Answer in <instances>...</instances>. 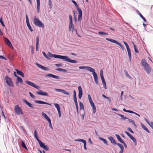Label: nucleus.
Segmentation results:
<instances>
[{"label": "nucleus", "instance_id": "nucleus-1", "mask_svg": "<svg viewBox=\"0 0 153 153\" xmlns=\"http://www.w3.org/2000/svg\"><path fill=\"white\" fill-rule=\"evenodd\" d=\"M53 57L57 59H60L71 63H78L76 60L70 59L67 56H62L59 55L54 54Z\"/></svg>", "mask_w": 153, "mask_h": 153}, {"label": "nucleus", "instance_id": "nucleus-2", "mask_svg": "<svg viewBox=\"0 0 153 153\" xmlns=\"http://www.w3.org/2000/svg\"><path fill=\"white\" fill-rule=\"evenodd\" d=\"M141 63L146 72L148 74H149L151 71V68L146 62L145 59H143L142 60Z\"/></svg>", "mask_w": 153, "mask_h": 153}, {"label": "nucleus", "instance_id": "nucleus-3", "mask_svg": "<svg viewBox=\"0 0 153 153\" xmlns=\"http://www.w3.org/2000/svg\"><path fill=\"white\" fill-rule=\"evenodd\" d=\"M72 1L75 5V6L77 8V11L79 13L78 17V21H79V20L81 19L82 18V11L81 9L79 7L76 2L75 1L73 0H72Z\"/></svg>", "mask_w": 153, "mask_h": 153}, {"label": "nucleus", "instance_id": "nucleus-4", "mask_svg": "<svg viewBox=\"0 0 153 153\" xmlns=\"http://www.w3.org/2000/svg\"><path fill=\"white\" fill-rule=\"evenodd\" d=\"M34 24L36 26L39 27L44 28V25L38 18H35L33 20Z\"/></svg>", "mask_w": 153, "mask_h": 153}, {"label": "nucleus", "instance_id": "nucleus-5", "mask_svg": "<svg viewBox=\"0 0 153 153\" xmlns=\"http://www.w3.org/2000/svg\"><path fill=\"white\" fill-rule=\"evenodd\" d=\"M69 31H71L73 33L74 31V26L73 24V19L72 16L71 15H69Z\"/></svg>", "mask_w": 153, "mask_h": 153}, {"label": "nucleus", "instance_id": "nucleus-6", "mask_svg": "<svg viewBox=\"0 0 153 153\" xmlns=\"http://www.w3.org/2000/svg\"><path fill=\"white\" fill-rule=\"evenodd\" d=\"M14 111L18 115L20 114H23L24 113L22 111V108L18 105H16L14 108Z\"/></svg>", "mask_w": 153, "mask_h": 153}, {"label": "nucleus", "instance_id": "nucleus-7", "mask_svg": "<svg viewBox=\"0 0 153 153\" xmlns=\"http://www.w3.org/2000/svg\"><path fill=\"white\" fill-rule=\"evenodd\" d=\"M5 79L7 84L10 87H13V84L11 78L9 77L8 76H5Z\"/></svg>", "mask_w": 153, "mask_h": 153}, {"label": "nucleus", "instance_id": "nucleus-8", "mask_svg": "<svg viewBox=\"0 0 153 153\" xmlns=\"http://www.w3.org/2000/svg\"><path fill=\"white\" fill-rule=\"evenodd\" d=\"M42 115L44 118L46 119L49 123V126L50 128H52V127L51 125V120L50 118L47 116V115L45 113L42 112Z\"/></svg>", "mask_w": 153, "mask_h": 153}, {"label": "nucleus", "instance_id": "nucleus-9", "mask_svg": "<svg viewBox=\"0 0 153 153\" xmlns=\"http://www.w3.org/2000/svg\"><path fill=\"white\" fill-rule=\"evenodd\" d=\"M91 72L92 73L94 77V80L96 83L98 85L99 82L98 81V77L97 74L95 72V70L94 69L93 71H91Z\"/></svg>", "mask_w": 153, "mask_h": 153}, {"label": "nucleus", "instance_id": "nucleus-10", "mask_svg": "<svg viewBox=\"0 0 153 153\" xmlns=\"http://www.w3.org/2000/svg\"><path fill=\"white\" fill-rule=\"evenodd\" d=\"M25 82L28 85H30L37 89H39V86L36 85L34 83L31 82L30 81L27 80L25 81Z\"/></svg>", "mask_w": 153, "mask_h": 153}, {"label": "nucleus", "instance_id": "nucleus-11", "mask_svg": "<svg viewBox=\"0 0 153 153\" xmlns=\"http://www.w3.org/2000/svg\"><path fill=\"white\" fill-rule=\"evenodd\" d=\"M26 19L27 25L28 29L31 32L33 31V30L32 29L31 26H30V25L29 23V20L27 16V15H26Z\"/></svg>", "mask_w": 153, "mask_h": 153}, {"label": "nucleus", "instance_id": "nucleus-12", "mask_svg": "<svg viewBox=\"0 0 153 153\" xmlns=\"http://www.w3.org/2000/svg\"><path fill=\"white\" fill-rule=\"evenodd\" d=\"M54 90L56 92H59L63 93L64 94L69 95V93L65 90L59 89L55 88Z\"/></svg>", "mask_w": 153, "mask_h": 153}, {"label": "nucleus", "instance_id": "nucleus-13", "mask_svg": "<svg viewBox=\"0 0 153 153\" xmlns=\"http://www.w3.org/2000/svg\"><path fill=\"white\" fill-rule=\"evenodd\" d=\"M4 41L7 45L10 48H13V46L9 39L7 38H4Z\"/></svg>", "mask_w": 153, "mask_h": 153}, {"label": "nucleus", "instance_id": "nucleus-14", "mask_svg": "<svg viewBox=\"0 0 153 153\" xmlns=\"http://www.w3.org/2000/svg\"><path fill=\"white\" fill-rule=\"evenodd\" d=\"M79 68L80 69H86L91 72L94 69V68L89 66H79Z\"/></svg>", "mask_w": 153, "mask_h": 153}, {"label": "nucleus", "instance_id": "nucleus-15", "mask_svg": "<svg viewBox=\"0 0 153 153\" xmlns=\"http://www.w3.org/2000/svg\"><path fill=\"white\" fill-rule=\"evenodd\" d=\"M75 141L81 142L83 143H84V149L85 150H86L87 149V148L86 147V142L85 140L82 139H78L76 140H75Z\"/></svg>", "mask_w": 153, "mask_h": 153}, {"label": "nucleus", "instance_id": "nucleus-16", "mask_svg": "<svg viewBox=\"0 0 153 153\" xmlns=\"http://www.w3.org/2000/svg\"><path fill=\"white\" fill-rule=\"evenodd\" d=\"M79 94L78 97L79 99H81L82 95V91L81 87L80 86H78V87Z\"/></svg>", "mask_w": 153, "mask_h": 153}, {"label": "nucleus", "instance_id": "nucleus-17", "mask_svg": "<svg viewBox=\"0 0 153 153\" xmlns=\"http://www.w3.org/2000/svg\"><path fill=\"white\" fill-rule=\"evenodd\" d=\"M39 144L40 146L43 148L44 149L46 150H49L48 147L47 146L45 145L44 143L42 142Z\"/></svg>", "mask_w": 153, "mask_h": 153}, {"label": "nucleus", "instance_id": "nucleus-18", "mask_svg": "<svg viewBox=\"0 0 153 153\" xmlns=\"http://www.w3.org/2000/svg\"><path fill=\"white\" fill-rule=\"evenodd\" d=\"M36 65L38 66V67L42 69L45 71H48L49 69L46 67H44L41 65H40L38 63H36Z\"/></svg>", "mask_w": 153, "mask_h": 153}, {"label": "nucleus", "instance_id": "nucleus-19", "mask_svg": "<svg viewBox=\"0 0 153 153\" xmlns=\"http://www.w3.org/2000/svg\"><path fill=\"white\" fill-rule=\"evenodd\" d=\"M45 76L46 77L49 76L58 79H60V78L59 76L51 74H48L46 75Z\"/></svg>", "mask_w": 153, "mask_h": 153}, {"label": "nucleus", "instance_id": "nucleus-20", "mask_svg": "<svg viewBox=\"0 0 153 153\" xmlns=\"http://www.w3.org/2000/svg\"><path fill=\"white\" fill-rule=\"evenodd\" d=\"M23 101L26 104L30 107L32 108H34V107L33 106V105L29 102L27 100L24 99L23 100Z\"/></svg>", "mask_w": 153, "mask_h": 153}, {"label": "nucleus", "instance_id": "nucleus-21", "mask_svg": "<svg viewBox=\"0 0 153 153\" xmlns=\"http://www.w3.org/2000/svg\"><path fill=\"white\" fill-rule=\"evenodd\" d=\"M109 140L110 141L111 143L114 145H117V143L114 139L112 136H110L108 137Z\"/></svg>", "mask_w": 153, "mask_h": 153}, {"label": "nucleus", "instance_id": "nucleus-22", "mask_svg": "<svg viewBox=\"0 0 153 153\" xmlns=\"http://www.w3.org/2000/svg\"><path fill=\"white\" fill-rule=\"evenodd\" d=\"M35 102L36 103L47 104V105H51L50 104L48 103L47 102H45L44 101H43L41 100H35Z\"/></svg>", "mask_w": 153, "mask_h": 153}, {"label": "nucleus", "instance_id": "nucleus-23", "mask_svg": "<svg viewBox=\"0 0 153 153\" xmlns=\"http://www.w3.org/2000/svg\"><path fill=\"white\" fill-rule=\"evenodd\" d=\"M36 93L39 95H41L44 96H48V93L46 92H43L41 90H39L37 91Z\"/></svg>", "mask_w": 153, "mask_h": 153}, {"label": "nucleus", "instance_id": "nucleus-24", "mask_svg": "<svg viewBox=\"0 0 153 153\" xmlns=\"http://www.w3.org/2000/svg\"><path fill=\"white\" fill-rule=\"evenodd\" d=\"M39 37L37 36L36 39V51H38L39 50Z\"/></svg>", "mask_w": 153, "mask_h": 153}, {"label": "nucleus", "instance_id": "nucleus-25", "mask_svg": "<svg viewBox=\"0 0 153 153\" xmlns=\"http://www.w3.org/2000/svg\"><path fill=\"white\" fill-rule=\"evenodd\" d=\"M117 145L121 149L119 153H123L124 150L123 146L122 144L119 143H117Z\"/></svg>", "mask_w": 153, "mask_h": 153}, {"label": "nucleus", "instance_id": "nucleus-26", "mask_svg": "<svg viewBox=\"0 0 153 153\" xmlns=\"http://www.w3.org/2000/svg\"><path fill=\"white\" fill-rule=\"evenodd\" d=\"M15 70L16 71L17 73L18 74L21 76L23 77H25L24 74L23 73L22 71H19L18 69H16Z\"/></svg>", "mask_w": 153, "mask_h": 153}, {"label": "nucleus", "instance_id": "nucleus-27", "mask_svg": "<svg viewBox=\"0 0 153 153\" xmlns=\"http://www.w3.org/2000/svg\"><path fill=\"white\" fill-rule=\"evenodd\" d=\"M37 2V12L38 13L39 12L40 7V0H36Z\"/></svg>", "mask_w": 153, "mask_h": 153}, {"label": "nucleus", "instance_id": "nucleus-28", "mask_svg": "<svg viewBox=\"0 0 153 153\" xmlns=\"http://www.w3.org/2000/svg\"><path fill=\"white\" fill-rule=\"evenodd\" d=\"M105 39L106 40H107L108 41L110 42H111L114 43L116 44H117V43L118 42V41H116V40H114L113 39H111L110 38H106Z\"/></svg>", "mask_w": 153, "mask_h": 153}, {"label": "nucleus", "instance_id": "nucleus-29", "mask_svg": "<svg viewBox=\"0 0 153 153\" xmlns=\"http://www.w3.org/2000/svg\"><path fill=\"white\" fill-rule=\"evenodd\" d=\"M144 120L146 121L147 123L153 129V122H151L149 121L146 118H144Z\"/></svg>", "mask_w": 153, "mask_h": 153}, {"label": "nucleus", "instance_id": "nucleus-30", "mask_svg": "<svg viewBox=\"0 0 153 153\" xmlns=\"http://www.w3.org/2000/svg\"><path fill=\"white\" fill-rule=\"evenodd\" d=\"M34 136L35 137L38 141L39 143H39H40L41 142V141L39 139V138L37 136L36 131V130H35L34 131Z\"/></svg>", "mask_w": 153, "mask_h": 153}, {"label": "nucleus", "instance_id": "nucleus-31", "mask_svg": "<svg viewBox=\"0 0 153 153\" xmlns=\"http://www.w3.org/2000/svg\"><path fill=\"white\" fill-rule=\"evenodd\" d=\"M141 125L142 127L148 133H149V131L146 127L143 124L141 123Z\"/></svg>", "mask_w": 153, "mask_h": 153}, {"label": "nucleus", "instance_id": "nucleus-32", "mask_svg": "<svg viewBox=\"0 0 153 153\" xmlns=\"http://www.w3.org/2000/svg\"><path fill=\"white\" fill-rule=\"evenodd\" d=\"M115 136L118 139V140L121 143H122L123 141V140L121 139V138L120 137V136L117 134H115Z\"/></svg>", "mask_w": 153, "mask_h": 153}, {"label": "nucleus", "instance_id": "nucleus-33", "mask_svg": "<svg viewBox=\"0 0 153 153\" xmlns=\"http://www.w3.org/2000/svg\"><path fill=\"white\" fill-rule=\"evenodd\" d=\"M99 140L103 141V142H104V143L106 145H108V143H107V140L105 139H104L102 137H99Z\"/></svg>", "mask_w": 153, "mask_h": 153}, {"label": "nucleus", "instance_id": "nucleus-34", "mask_svg": "<svg viewBox=\"0 0 153 153\" xmlns=\"http://www.w3.org/2000/svg\"><path fill=\"white\" fill-rule=\"evenodd\" d=\"M54 105L55 107L57 108L58 111L60 110V108L59 105L57 103H54Z\"/></svg>", "mask_w": 153, "mask_h": 153}, {"label": "nucleus", "instance_id": "nucleus-35", "mask_svg": "<svg viewBox=\"0 0 153 153\" xmlns=\"http://www.w3.org/2000/svg\"><path fill=\"white\" fill-rule=\"evenodd\" d=\"M79 106L80 109L81 110L82 109H83V111H84V106L83 103L81 102H79Z\"/></svg>", "mask_w": 153, "mask_h": 153}, {"label": "nucleus", "instance_id": "nucleus-36", "mask_svg": "<svg viewBox=\"0 0 153 153\" xmlns=\"http://www.w3.org/2000/svg\"><path fill=\"white\" fill-rule=\"evenodd\" d=\"M21 142L22 146L25 149L27 150V148L26 147L25 142L22 140H21Z\"/></svg>", "mask_w": 153, "mask_h": 153}, {"label": "nucleus", "instance_id": "nucleus-37", "mask_svg": "<svg viewBox=\"0 0 153 153\" xmlns=\"http://www.w3.org/2000/svg\"><path fill=\"white\" fill-rule=\"evenodd\" d=\"M127 51L128 52V57L129 58V62H131V51H130H130Z\"/></svg>", "mask_w": 153, "mask_h": 153}, {"label": "nucleus", "instance_id": "nucleus-38", "mask_svg": "<svg viewBox=\"0 0 153 153\" xmlns=\"http://www.w3.org/2000/svg\"><path fill=\"white\" fill-rule=\"evenodd\" d=\"M138 15L140 16V17L143 19V21L146 22V19H145V18L142 16V15L141 14L139 11H138Z\"/></svg>", "mask_w": 153, "mask_h": 153}, {"label": "nucleus", "instance_id": "nucleus-39", "mask_svg": "<svg viewBox=\"0 0 153 153\" xmlns=\"http://www.w3.org/2000/svg\"><path fill=\"white\" fill-rule=\"evenodd\" d=\"M98 33L101 35H108V34L107 33L105 32H101V31H99L98 32Z\"/></svg>", "mask_w": 153, "mask_h": 153}, {"label": "nucleus", "instance_id": "nucleus-40", "mask_svg": "<svg viewBox=\"0 0 153 153\" xmlns=\"http://www.w3.org/2000/svg\"><path fill=\"white\" fill-rule=\"evenodd\" d=\"M128 120L131 123L133 124L134 125V126H136V125L135 124V122L134 121V120H132V119H128Z\"/></svg>", "mask_w": 153, "mask_h": 153}, {"label": "nucleus", "instance_id": "nucleus-41", "mask_svg": "<svg viewBox=\"0 0 153 153\" xmlns=\"http://www.w3.org/2000/svg\"><path fill=\"white\" fill-rule=\"evenodd\" d=\"M102 82L104 88L105 89H107L106 85L105 80L102 81Z\"/></svg>", "mask_w": 153, "mask_h": 153}, {"label": "nucleus", "instance_id": "nucleus-42", "mask_svg": "<svg viewBox=\"0 0 153 153\" xmlns=\"http://www.w3.org/2000/svg\"><path fill=\"white\" fill-rule=\"evenodd\" d=\"M92 107L93 112L94 113H95L96 111V108L94 104H93L92 105H91Z\"/></svg>", "mask_w": 153, "mask_h": 153}, {"label": "nucleus", "instance_id": "nucleus-43", "mask_svg": "<svg viewBox=\"0 0 153 153\" xmlns=\"http://www.w3.org/2000/svg\"><path fill=\"white\" fill-rule=\"evenodd\" d=\"M17 80L18 82H20L21 83H22L23 82V80L19 76L17 77Z\"/></svg>", "mask_w": 153, "mask_h": 153}, {"label": "nucleus", "instance_id": "nucleus-44", "mask_svg": "<svg viewBox=\"0 0 153 153\" xmlns=\"http://www.w3.org/2000/svg\"><path fill=\"white\" fill-rule=\"evenodd\" d=\"M42 54L45 57L48 59H50V58L48 55L46 54V53L44 52H42Z\"/></svg>", "mask_w": 153, "mask_h": 153}, {"label": "nucleus", "instance_id": "nucleus-45", "mask_svg": "<svg viewBox=\"0 0 153 153\" xmlns=\"http://www.w3.org/2000/svg\"><path fill=\"white\" fill-rule=\"evenodd\" d=\"M48 5L50 7V8L51 9L52 7V4L51 0H48Z\"/></svg>", "mask_w": 153, "mask_h": 153}, {"label": "nucleus", "instance_id": "nucleus-46", "mask_svg": "<svg viewBox=\"0 0 153 153\" xmlns=\"http://www.w3.org/2000/svg\"><path fill=\"white\" fill-rule=\"evenodd\" d=\"M132 140L133 141L134 145L136 146L137 145V142L136 139L134 137L132 139Z\"/></svg>", "mask_w": 153, "mask_h": 153}, {"label": "nucleus", "instance_id": "nucleus-47", "mask_svg": "<svg viewBox=\"0 0 153 153\" xmlns=\"http://www.w3.org/2000/svg\"><path fill=\"white\" fill-rule=\"evenodd\" d=\"M132 44L134 45V49L135 52L136 53H138V51L137 49L136 48V45L134 44V43L133 42L132 43Z\"/></svg>", "mask_w": 153, "mask_h": 153}, {"label": "nucleus", "instance_id": "nucleus-48", "mask_svg": "<svg viewBox=\"0 0 153 153\" xmlns=\"http://www.w3.org/2000/svg\"><path fill=\"white\" fill-rule=\"evenodd\" d=\"M117 45H119L120 46L123 50H124V48L123 46V45H122L120 43L118 42L117 43Z\"/></svg>", "mask_w": 153, "mask_h": 153}, {"label": "nucleus", "instance_id": "nucleus-49", "mask_svg": "<svg viewBox=\"0 0 153 153\" xmlns=\"http://www.w3.org/2000/svg\"><path fill=\"white\" fill-rule=\"evenodd\" d=\"M125 72L126 75L127 77H128L129 78H131V77L128 74V73L126 70H125Z\"/></svg>", "mask_w": 153, "mask_h": 153}, {"label": "nucleus", "instance_id": "nucleus-50", "mask_svg": "<svg viewBox=\"0 0 153 153\" xmlns=\"http://www.w3.org/2000/svg\"><path fill=\"white\" fill-rule=\"evenodd\" d=\"M48 55L51 58H52L53 57L54 54H51V53H50L49 52H48Z\"/></svg>", "mask_w": 153, "mask_h": 153}, {"label": "nucleus", "instance_id": "nucleus-51", "mask_svg": "<svg viewBox=\"0 0 153 153\" xmlns=\"http://www.w3.org/2000/svg\"><path fill=\"white\" fill-rule=\"evenodd\" d=\"M123 111L126 112H128L129 113H131V111L130 110H126L125 108H124L123 109Z\"/></svg>", "mask_w": 153, "mask_h": 153}, {"label": "nucleus", "instance_id": "nucleus-52", "mask_svg": "<svg viewBox=\"0 0 153 153\" xmlns=\"http://www.w3.org/2000/svg\"><path fill=\"white\" fill-rule=\"evenodd\" d=\"M19 128H21L22 130V131H23L24 132H25L26 130H25V129L24 128L23 126H21Z\"/></svg>", "mask_w": 153, "mask_h": 153}, {"label": "nucleus", "instance_id": "nucleus-53", "mask_svg": "<svg viewBox=\"0 0 153 153\" xmlns=\"http://www.w3.org/2000/svg\"><path fill=\"white\" fill-rule=\"evenodd\" d=\"M76 106V109L77 110V113L78 114H79V112H78V104H75Z\"/></svg>", "mask_w": 153, "mask_h": 153}, {"label": "nucleus", "instance_id": "nucleus-54", "mask_svg": "<svg viewBox=\"0 0 153 153\" xmlns=\"http://www.w3.org/2000/svg\"><path fill=\"white\" fill-rule=\"evenodd\" d=\"M74 103H75V104H78L76 97H74Z\"/></svg>", "mask_w": 153, "mask_h": 153}, {"label": "nucleus", "instance_id": "nucleus-55", "mask_svg": "<svg viewBox=\"0 0 153 153\" xmlns=\"http://www.w3.org/2000/svg\"><path fill=\"white\" fill-rule=\"evenodd\" d=\"M73 13L74 14V19L75 22H76L77 20V17L75 15V13L74 12Z\"/></svg>", "mask_w": 153, "mask_h": 153}, {"label": "nucleus", "instance_id": "nucleus-56", "mask_svg": "<svg viewBox=\"0 0 153 153\" xmlns=\"http://www.w3.org/2000/svg\"><path fill=\"white\" fill-rule=\"evenodd\" d=\"M128 129L131 133H134V132L132 130V129H131V128H130V127L128 128Z\"/></svg>", "mask_w": 153, "mask_h": 153}, {"label": "nucleus", "instance_id": "nucleus-57", "mask_svg": "<svg viewBox=\"0 0 153 153\" xmlns=\"http://www.w3.org/2000/svg\"><path fill=\"white\" fill-rule=\"evenodd\" d=\"M100 76L101 77L103 76V72L102 71V70L100 71Z\"/></svg>", "mask_w": 153, "mask_h": 153}, {"label": "nucleus", "instance_id": "nucleus-58", "mask_svg": "<svg viewBox=\"0 0 153 153\" xmlns=\"http://www.w3.org/2000/svg\"><path fill=\"white\" fill-rule=\"evenodd\" d=\"M29 94L30 96V97H31L32 98H34L35 96L33 95V94L31 92H29Z\"/></svg>", "mask_w": 153, "mask_h": 153}, {"label": "nucleus", "instance_id": "nucleus-59", "mask_svg": "<svg viewBox=\"0 0 153 153\" xmlns=\"http://www.w3.org/2000/svg\"><path fill=\"white\" fill-rule=\"evenodd\" d=\"M1 112H2V115H1V117H4V119H6V117H5V115L4 114L3 111H2Z\"/></svg>", "mask_w": 153, "mask_h": 153}, {"label": "nucleus", "instance_id": "nucleus-60", "mask_svg": "<svg viewBox=\"0 0 153 153\" xmlns=\"http://www.w3.org/2000/svg\"><path fill=\"white\" fill-rule=\"evenodd\" d=\"M125 133L129 137L131 134L128 131H125Z\"/></svg>", "mask_w": 153, "mask_h": 153}, {"label": "nucleus", "instance_id": "nucleus-61", "mask_svg": "<svg viewBox=\"0 0 153 153\" xmlns=\"http://www.w3.org/2000/svg\"><path fill=\"white\" fill-rule=\"evenodd\" d=\"M55 65L57 67L61 66L62 65V64L61 63L59 64H56Z\"/></svg>", "mask_w": 153, "mask_h": 153}, {"label": "nucleus", "instance_id": "nucleus-62", "mask_svg": "<svg viewBox=\"0 0 153 153\" xmlns=\"http://www.w3.org/2000/svg\"><path fill=\"white\" fill-rule=\"evenodd\" d=\"M73 94H74V97H76V92L74 90L73 92Z\"/></svg>", "mask_w": 153, "mask_h": 153}, {"label": "nucleus", "instance_id": "nucleus-63", "mask_svg": "<svg viewBox=\"0 0 153 153\" xmlns=\"http://www.w3.org/2000/svg\"><path fill=\"white\" fill-rule=\"evenodd\" d=\"M88 100H89V101H90L91 100H92L91 98V97L90 96V95L89 94H88Z\"/></svg>", "mask_w": 153, "mask_h": 153}, {"label": "nucleus", "instance_id": "nucleus-64", "mask_svg": "<svg viewBox=\"0 0 153 153\" xmlns=\"http://www.w3.org/2000/svg\"><path fill=\"white\" fill-rule=\"evenodd\" d=\"M62 69L60 68H58L56 69V70L58 71H62Z\"/></svg>", "mask_w": 153, "mask_h": 153}]
</instances>
